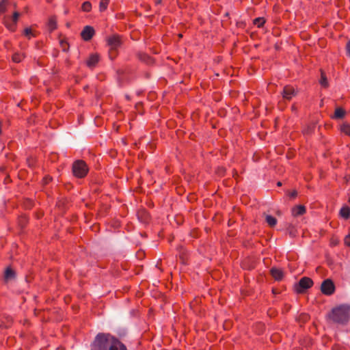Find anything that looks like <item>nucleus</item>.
I'll return each instance as SVG.
<instances>
[{
  "mask_svg": "<svg viewBox=\"0 0 350 350\" xmlns=\"http://www.w3.org/2000/svg\"><path fill=\"white\" fill-rule=\"evenodd\" d=\"M319 83L324 88H327L328 86L327 79L323 72L321 73V78Z\"/></svg>",
  "mask_w": 350,
  "mask_h": 350,
  "instance_id": "nucleus-19",
  "label": "nucleus"
},
{
  "mask_svg": "<svg viewBox=\"0 0 350 350\" xmlns=\"http://www.w3.org/2000/svg\"><path fill=\"white\" fill-rule=\"evenodd\" d=\"M345 244L350 246V234L347 235L345 239Z\"/></svg>",
  "mask_w": 350,
  "mask_h": 350,
  "instance_id": "nucleus-26",
  "label": "nucleus"
},
{
  "mask_svg": "<svg viewBox=\"0 0 350 350\" xmlns=\"http://www.w3.org/2000/svg\"><path fill=\"white\" fill-rule=\"evenodd\" d=\"M24 57L25 56L23 54H21L19 53H15L12 55V60L15 63H19L22 61V59H23Z\"/></svg>",
  "mask_w": 350,
  "mask_h": 350,
  "instance_id": "nucleus-17",
  "label": "nucleus"
},
{
  "mask_svg": "<svg viewBox=\"0 0 350 350\" xmlns=\"http://www.w3.org/2000/svg\"><path fill=\"white\" fill-rule=\"evenodd\" d=\"M88 168L85 163L83 161H76L72 165L73 174L78 178H83L86 176Z\"/></svg>",
  "mask_w": 350,
  "mask_h": 350,
  "instance_id": "nucleus-3",
  "label": "nucleus"
},
{
  "mask_svg": "<svg viewBox=\"0 0 350 350\" xmlns=\"http://www.w3.org/2000/svg\"><path fill=\"white\" fill-rule=\"evenodd\" d=\"M225 15H226V16H228V12H226V13L225 14Z\"/></svg>",
  "mask_w": 350,
  "mask_h": 350,
  "instance_id": "nucleus-33",
  "label": "nucleus"
},
{
  "mask_svg": "<svg viewBox=\"0 0 350 350\" xmlns=\"http://www.w3.org/2000/svg\"><path fill=\"white\" fill-rule=\"evenodd\" d=\"M48 27L50 29V31H53L57 27V21L55 16H51L48 23Z\"/></svg>",
  "mask_w": 350,
  "mask_h": 350,
  "instance_id": "nucleus-15",
  "label": "nucleus"
},
{
  "mask_svg": "<svg viewBox=\"0 0 350 350\" xmlns=\"http://www.w3.org/2000/svg\"><path fill=\"white\" fill-rule=\"evenodd\" d=\"M345 115V111L342 108H336L333 118L341 119Z\"/></svg>",
  "mask_w": 350,
  "mask_h": 350,
  "instance_id": "nucleus-14",
  "label": "nucleus"
},
{
  "mask_svg": "<svg viewBox=\"0 0 350 350\" xmlns=\"http://www.w3.org/2000/svg\"><path fill=\"white\" fill-rule=\"evenodd\" d=\"M347 53L350 57V41L347 44Z\"/></svg>",
  "mask_w": 350,
  "mask_h": 350,
  "instance_id": "nucleus-27",
  "label": "nucleus"
},
{
  "mask_svg": "<svg viewBox=\"0 0 350 350\" xmlns=\"http://www.w3.org/2000/svg\"><path fill=\"white\" fill-rule=\"evenodd\" d=\"M91 350H127L126 346L109 334H98L91 345Z\"/></svg>",
  "mask_w": 350,
  "mask_h": 350,
  "instance_id": "nucleus-1",
  "label": "nucleus"
},
{
  "mask_svg": "<svg viewBox=\"0 0 350 350\" xmlns=\"http://www.w3.org/2000/svg\"><path fill=\"white\" fill-rule=\"evenodd\" d=\"M341 131L345 133L346 135L350 136V124L348 123H344L341 126Z\"/></svg>",
  "mask_w": 350,
  "mask_h": 350,
  "instance_id": "nucleus-18",
  "label": "nucleus"
},
{
  "mask_svg": "<svg viewBox=\"0 0 350 350\" xmlns=\"http://www.w3.org/2000/svg\"><path fill=\"white\" fill-rule=\"evenodd\" d=\"M265 21L263 18H256L254 21V23L258 27H261L265 23Z\"/></svg>",
  "mask_w": 350,
  "mask_h": 350,
  "instance_id": "nucleus-23",
  "label": "nucleus"
},
{
  "mask_svg": "<svg viewBox=\"0 0 350 350\" xmlns=\"http://www.w3.org/2000/svg\"><path fill=\"white\" fill-rule=\"evenodd\" d=\"M91 8H92V5H91L90 2H89V1H85L82 5V10L84 12H90L91 10Z\"/></svg>",
  "mask_w": 350,
  "mask_h": 350,
  "instance_id": "nucleus-22",
  "label": "nucleus"
},
{
  "mask_svg": "<svg viewBox=\"0 0 350 350\" xmlns=\"http://www.w3.org/2000/svg\"><path fill=\"white\" fill-rule=\"evenodd\" d=\"M265 219L266 222L271 226L273 227L277 224V219L269 215H265Z\"/></svg>",
  "mask_w": 350,
  "mask_h": 350,
  "instance_id": "nucleus-12",
  "label": "nucleus"
},
{
  "mask_svg": "<svg viewBox=\"0 0 350 350\" xmlns=\"http://www.w3.org/2000/svg\"><path fill=\"white\" fill-rule=\"evenodd\" d=\"M94 35V29L92 27L89 25L85 26L81 33L82 38L85 41H88L92 39Z\"/></svg>",
  "mask_w": 350,
  "mask_h": 350,
  "instance_id": "nucleus-7",
  "label": "nucleus"
},
{
  "mask_svg": "<svg viewBox=\"0 0 350 350\" xmlns=\"http://www.w3.org/2000/svg\"><path fill=\"white\" fill-rule=\"evenodd\" d=\"M20 16V14L18 12H15L14 14H13V16H12V21L14 23H16L18 21V18Z\"/></svg>",
  "mask_w": 350,
  "mask_h": 350,
  "instance_id": "nucleus-25",
  "label": "nucleus"
},
{
  "mask_svg": "<svg viewBox=\"0 0 350 350\" xmlns=\"http://www.w3.org/2000/svg\"><path fill=\"white\" fill-rule=\"evenodd\" d=\"M31 33V29L30 28H26V29H25V34L26 36H29V35H30Z\"/></svg>",
  "mask_w": 350,
  "mask_h": 350,
  "instance_id": "nucleus-28",
  "label": "nucleus"
},
{
  "mask_svg": "<svg viewBox=\"0 0 350 350\" xmlns=\"http://www.w3.org/2000/svg\"><path fill=\"white\" fill-rule=\"evenodd\" d=\"M297 191H295V190L293 191L289 194L290 197H291V198H295V197H296V196H297Z\"/></svg>",
  "mask_w": 350,
  "mask_h": 350,
  "instance_id": "nucleus-29",
  "label": "nucleus"
},
{
  "mask_svg": "<svg viewBox=\"0 0 350 350\" xmlns=\"http://www.w3.org/2000/svg\"><path fill=\"white\" fill-rule=\"evenodd\" d=\"M313 284L312 280L308 277L302 278L296 285V291L298 293H302L305 290L310 288Z\"/></svg>",
  "mask_w": 350,
  "mask_h": 350,
  "instance_id": "nucleus-6",
  "label": "nucleus"
},
{
  "mask_svg": "<svg viewBox=\"0 0 350 350\" xmlns=\"http://www.w3.org/2000/svg\"><path fill=\"white\" fill-rule=\"evenodd\" d=\"M340 214L341 217L347 219L350 216V208L348 206H343L340 211Z\"/></svg>",
  "mask_w": 350,
  "mask_h": 350,
  "instance_id": "nucleus-16",
  "label": "nucleus"
},
{
  "mask_svg": "<svg viewBox=\"0 0 350 350\" xmlns=\"http://www.w3.org/2000/svg\"><path fill=\"white\" fill-rule=\"evenodd\" d=\"M321 292L326 295H331L335 291V286L332 280L327 279L324 280L321 286Z\"/></svg>",
  "mask_w": 350,
  "mask_h": 350,
  "instance_id": "nucleus-5",
  "label": "nucleus"
},
{
  "mask_svg": "<svg viewBox=\"0 0 350 350\" xmlns=\"http://www.w3.org/2000/svg\"><path fill=\"white\" fill-rule=\"evenodd\" d=\"M271 274L272 275V277L275 280H281L282 278H283V271L281 270V269H279L276 267H273L271 271Z\"/></svg>",
  "mask_w": 350,
  "mask_h": 350,
  "instance_id": "nucleus-11",
  "label": "nucleus"
},
{
  "mask_svg": "<svg viewBox=\"0 0 350 350\" xmlns=\"http://www.w3.org/2000/svg\"><path fill=\"white\" fill-rule=\"evenodd\" d=\"M99 60L97 54H92L86 62L87 66L90 68H94Z\"/></svg>",
  "mask_w": 350,
  "mask_h": 350,
  "instance_id": "nucleus-10",
  "label": "nucleus"
},
{
  "mask_svg": "<svg viewBox=\"0 0 350 350\" xmlns=\"http://www.w3.org/2000/svg\"><path fill=\"white\" fill-rule=\"evenodd\" d=\"M304 132H305V133H308V134L312 132V127L308 126V128L307 129H306L304 131Z\"/></svg>",
  "mask_w": 350,
  "mask_h": 350,
  "instance_id": "nucleus-30",
  "label": "nucleus"
},
{
  "mask_svg": "<svg viewBox=\"0 0 350 350\" xmlns=\"http://www.w3.org/2000/svg\"><path fill=\"white\" fill-rule=\"evenodd\" d=\"M66 25L67 27H70V23H67L66 24Z\"/></svg>",
  "mask_w": 350,
  "mask_h": 350,
  "instance_id": "nucleus-31",
  "label": "nucleus"
},
{
  "mask_svg": "<svg viewBox=\"0 0 350 350\" xmlns=\"http://www.w3.org/2000/svg\"><path fill=\"white\" fill-rule=\"evenodd\" d=\"M108 44L110 47L109 49V57L112 59L116 55V49L120 46L121 41L120 38L117 35H113L107 39Z\"/></svg>",
  "mask_w": 350,
  "mask_h": 350,
  "instance_id": "nucleus-4",
  "label": "nucleus"
},
{
  "mask_svg": "<svg viewBox=\"0 0 350 350\" xmlns=\"http://www.w3.org/2000/svg\"><path fill=\"white\" fill-rule=\"evenodd\" d=\"M60 46L64 51H67L68 49V44L67 42L64 40H61L59 41Z\"/></svg>",
  "mask_w": 350,
  "mask_h": 350,
  "instance_id": "nucleus-24",
  "label": "nucleus"
},
{
  "mask_svg": "<svg viewBox=\"0 0 350 350\" xmlns=\"http://www.w3.org/2000/svg\"><path fill=\"white\" fill-rule=\"evenodd\" d=\"M15 277V273L10 268H7L5 271L4 278L5 280H10L14 279Z\"/></svg>",
  "mask_w": 350,
  "mask_h": 350,
  "instance_id": "nucleus-13",
  "label": "nucleus"
},
{
  "mask_svg": "<svg viewBox=\"0 0 350 350\" xmlns=\"http://www.w3.org/2000/svg\"><path fill=\"white\" fill-rule=\"evenodd\" d=\"M281 94L284 99L289 100L296 95V92L293 87L286 85L283 88Z\"/></svg>",
  "mask_w": 350,
  "mask_h": 350,
  "instance_id": "nucleus-8",
  "label": "nucleus"
},
{
  "mask_svg": "<svg viewBox=\"0 0 350 350\" xmlns=\"http://www.w3.org/2000/svg\"><path fill=\"white\" fill-rule=\"evenodd\" d=\"M329 317L335 323H347L350 319V306L341 305L334 308Z\"/></svg>",
  "mask_w": 350,
  "mask_h": 350,
  "instance_id": "nucleus-2",
  "label": "nucleus"
},
{
  "mask_svg": "<svg viewBox=\"0 0 350 350\" xmlns=\"http://www.w3.org/2000/svg\"><path fill=\"white\" fill-rule=\"evenodd\" d=\"M7 4H8V0H2L0 2V14L4 13L6 11Z\"/></svg>",
  "mask_w": 350,
  "mask_h": 350,
  "instance_id": "nucleus-21",
  "label": "nucleus"
},
{
  "mask_svg": "<svg viewBox=\"0 0 350 350\" xmlns=\"http://www.w3.org/2000/svg\"><path fill=\"white\" fill-rule=\"evenodd\" d=\"M277 185H278V186H281V185H282V183H281V182H278V183H277Z\"/></svg>",
  "mask_w": 350,
  "mask_h": 350,
  "instance_id": "nucleus-32",
  "label": "nucleus"
},
{
  "mask_svg": "<svg viewBox=\"0 0 350 350\" xmlns=\"http://www.w3.org/2000/svg\"><path fill=\"white\" fill-rule=\"evenodd\" d=\"M306 212V208L303 205H298L292 208L291 213L294 217L302 215Z\"/></svg>",
  "mask_w": 350,
  "mask_h": 350,
  "instance_id": "nucleus-9",
  "label": "nucleus"
},
{
  "mask_svg": "<svg viewBox=\"0 0 350 350\" xmlns=\"http://www.w3.org/2000/svg\"><path fill=\"white\" fill-rule=\"evenodd\" d=\"M109 0H101L99 4L100 11L103 12L107 8Z\"/></svg>",
  "mask_w": 350,
  "mask_h": 350,
  "instance_id": "nucleus-20",
  "label": "nucleus"
}]
</instances>
